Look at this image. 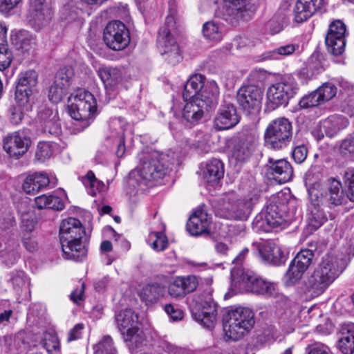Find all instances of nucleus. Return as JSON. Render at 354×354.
<instances>
[{
  "label": "nucleus",
  "instance_id": "1",
  "mask_svg": "<svg viewBox=\"0 0 354 354\" xmlns=\"http://www.w3.org/2000/svg\"><path fill=\"white\" fill-rule=\"evenodd\" d=\"M321 168L312 166L305 175V184L308 187L309 200L314 205H319L324 199L330 205L338 206L346 201L341 182L334 178L328 179L324 186L319 183Z\"/></svg>",
  "mask_w": 354,
  "mask_h": 354
},
{
  "label": "nucleus",
  "instance_id": "2",
  "mask_svg": "<svg viewBox=\"0 0 354 354\" xmlns=\"http://www.w3.org/2000/svg\"><path fill=\"white\" fill-rule=\"evenodd\" d=\"M84 229L81 222L73 217L62 220L59 225V240L64 258L82 261L87 250L82 241Z\"/></svg>",
  "mask_w": 354,
  "mask_h": 354
},
{
  "label": "nucleus",
  "instance_id": "3",
  "mask_svg": "<svg viewBox=\"0 0 354 354\" xmlns=\"http://www.w3.org/2000/svg\"><path fill=\"white\" fill-rule=\"evenodd\" d=\"M340 259L332 254L324 256L308 279L307 289L313 296L322 294L343 271Z\"/></svg>",
  "mask_w": 354,
  "mask_h": 354
},
{
  "label": "nucleus",
  "instance_id": "4",
  "mask_svg": "<svg viewBox=\"0 0 354 354\" xmlns=\"http://www.w3.org/2000/svg\"><path fill=\"white\" fill-rule=\"evenodd\" d=\"M283 198V193H278L272 198L266 209L254 218L253 229L268 232L283 223H289L292 221L293 216L285 213L286 205L281 201Z\"/></svg>",
  "mask_w": 354,
  "mask_h": 354
},
{
  "label": "nucleus",
  "instance_id": "5",
  "mask_svg": "<svg viewBox=\"0 0 354 354\" xmlns=\"http://www.w3.org/2000/svg\"><path fill=\"white\" fill-rule=\"evenodd\" d=\"M231 277L232 285L240 290L267 297H275L278 293L275 283L258 277L251 270L233 268Z\"/></svg>",
  "mask_w": 354,
  "mask_h": 354
},
{
  "label": "nucleus",
  "instance_id": "6",
  "mask_svg": "<svg viewBox=\"0 0 354 354\" xmlns=\"http://www.w3.org/2000/svg\"><path fill=\"white\" fill-rule=\"evenodd\" d=\"M68 109L73 119L82 121L84 126H88L97 115V100L90 91L78 88L68 97Z\"/></svg>",
  "mask_w": 354,
  "mask_h": 354
},
{
  "label": "nucleus",
  "instance_id": "7",
  "mask_svg": "<svg viewBox=\"0 0 354 354\" xmlns=\"http://www.w3.org/2000/svg\"><path fill=\"white\" fill-rule=\"evenodd\" d=\"M254 313L249 308L237 307L230 310L224 318L223 330L234 341L243 337L254 324Z\"/></svg>",
  "mask_w": 354,
  "mask_h": 354
},
{
  "label": "nucleus",
  "instance_id": "8",
  "mask_svg": "<svg viewBox=\"0 0 354 354\" xmlns=\"http://www.w3.org/2000/svg\"><path fill=\"white\" fill-rule=\"evenodd\" d=\"M142 156V162L129 174V185L144 189L151 183L162 178L165 171L158 160L151 158L147 154Z\"/></svg>",
  "mask_w": 354,
  "mask_h": 354
},
{
  "label": "nucleus",
  "instance_id": "9",
  "mask_svg": "<svg viewBox=\"0 0 354 354\" xmlns=\"http://www.w3.org/2000/svg\"><path fill=\"white\" fill-rule=\"evenodd\" d=\"M176 28V18L174 13L169 15L165 24L161 27L157 39L158 48L162 55H166L168 61L175 64L181 59L178 45L173 32Z\"/></svg>",
  "mask_w": 354,
  "mask_h": 354
},
{
  "label": "nucleus",
  "instance_id": "10",
  "mask_svg": "<svg viewBox=\"0 0 354 354\" xmlns=\"http://www.w3.org/2000/svg\"><path fill=\"white\" fill-rule=\"evenodd\" d=\"M299 91V86L292 76L283 77L279 82L272 84L267 89L266 97L269 105L274 109L286 106Z\"/></svg>",
  "mask_w": 354,
  "mask_h": 354
},
{
  "label": "nucleus",
  "instance_id": "11",
  "mask_svg": "<svg viewBox=\"0 0 354 354\" xmlns=\"http://www.w3.org/2000/svg\"><path fill=\"white\" fill-rule=\"evenodd\" d=\"M292 127L288 119L281 117L272 120L267 127L264 140L266 145L274 149L286 147L290 142Z\"/></svg>",
  "mask_w": 354,
  "mask_h": 354
},
{
  "label": "nucleus",
  "instance_id": "12",
  "mask_svg": "<svg viewBox=\"0 0 354 354\" xmlns=\"http://www.w3.org/2000/svg\"><path fill=\"white\" fill-rule=\"evenodd\" d=\"M103 39L106 45L113 50L124 49L130 42L129 31L120 21L109 22L104 30Z\"/></svg>",
  "mask_w": 354,
  "mask_h": 354
},
{
  "label": "nucleus",
  "instance_id": "13",
  "mask_svg": "<svg viewBox=\"0 0 354 354\" xmlns=\"http://www.w3.org/2000/svg\"><path fill=\"white\" fill-rule=\"evenodd\" d=\"M314 254L310 250H301L291 261L284 276L286 286H292L302 277L312 263Z\"/></svg>",
  "mask_w": 354,
  "mask_h": 354
},
{
  "label": "nucleus",
  "instance_id": "14",
  "mask_svg": "<svg viewBox=\"0 0 354 354\" xmlns=\"http://www.w3.org/2000/svg\"><path fill=\"white\" fill-rule=\"evenodd\" d=\"M192 312L195 320L204 327L214 328L217 320V306L210 297L196 301L192 306Z\"/></svg>",
  "mask_w": 354,
  "mask_h": 354
},
{
  "label": "nucleus",
  "instance_id": "15",
  "mask_svg": "<svg viewBox=\"0 0 354 354\" xmlns=\"http://www.w3.org/2000/svg\"><path fill=\"white\" fill-rule=\"evenodd\" d=\"M346 28L339 19L334 20L329 25L325 39L328 51L334 55H341L345 49Z\"/></svg>",
  "mask_w": 354,
  "mask_h": 354
},
{
  "label": "nucleus",
  "instance_id": "16",
  "mask_svg": "<svg viewBox=\"0 0 354 354\" xmlns=\"http://www.w3.org/2000/svg\"><path fill=\"white\" fill-rule=\"evenodd\" d=\"M348 124V121L345 117L338 115H331L321 121L314 128L312 134L318 141L324 136L333 138L345 129Z\"/></svg>",
  "mask_w": 354,
  "mask_h": 354
},
{
  "label": "nucleus",
  "instance_id": "17",
  "mask_svg": "<svg viewBox=\"0 0 354 354\" xmlns=\"http://www.w3.org/2000/svg\"><path fill=\"white\" fill-rule=\"evenodd\" d=\"M138 315L131 309L121 310L115 315L117 327L126 342L137 341Z\"/></svg>",
  "mask_w": 354,
  "mask_h": 354
},
{
  "label": "nucleus",
  "instance_id": "18",
  "mask_svg": "<svg viewBox=\"0 0 354 354\" xmlns=\"http://www.w3.org/2000/svg\"><path fill=\"white\" fill-rule=\"evenodd\" d=\"M257 145V138L254 134L243 135L235 140L230 156V161L235 164L247 161Z\"/></svg>",
  "mask_w": 354,
  "mask_h": 354
},
{
  "label": "nucleus",
  "instance_id": "19",
  "mask_svg": "<svg viewBox=\"0 0 354 354\" xmlns=\"http://www.w3.org/2000/svg\"><path fill=\"white\" fill-rule=\"evenodd\" d=\"M52 18V12L46 1H30L27 19L30 25L36 30L47 26Z\"/></svg>",
  "mask_w": 354,
  "mask_h": 354
},
{
  "label": "nucleus",
  "instance_id": "20",
  "mask_svg": "<svg viewBox=\"0 0 354 354\" xmlns=\"http://www.w3.org/2000/svg\"><path fill=\"white\" fill-rule=\"evenodd\" d=\"M31 140L24 133L15 131L8 136L3 142V149L9 156L15 159L23 156L29 149Z\"/></svg>",
  "mask_w": 354,
  "mask_h": 354
},
{
  "label": "nucleus",
  "instance_id": "21",
  "mask_svg": "<svg viewBox=\"0 0 354 354\" xmlns=\"http://www.w3.org/2000/svg\"><path fill=\"white\" fill-rule=\"evenodd\" d=\"M237 102L245 110L258 109L262 100V92L254 85L240 88L237 93Z\"/></svg>",
  "mask_w": 354,
  "mask_h": 354
},
{
  "label": "nucleus",
  "instance_id": "22",
  "mask_svg": "<svg viewBox=\"0 0 354 354\" xmlns=\"http://www.w3.org/2000/svg\"><path fill=\"white\" fill-rule=\"evenodd\" d=\"M39 118L41 133L55 137L62 133V126L57 110L45 109L39 113Z\"/></svg>",
  "mask_w": 354,
  "mask_h": 354
},
{
  "label": "nucleus",
  "instance_id": "23",
  "mask_svg": "<svg viewBox=\"0 0 354 354\" xmlns=\"http://www.w3.org/2000/svg\"><path fill=\"white\" fill-rule=\"evenodd\" d=\"M56 183L55 177L49 176L45 172H35L26 176L23 183V189L28 194H35L49 185H55Z\"/></svg>",
  "mask_w": 354,
  "mask_h": 354
},
{
  "label": "nucleus",
  "instance_id": "24",
  "mask_svg": "<svg viewBox=\"0 0 354 354\" xmlns=\"http://www.w3.org/2000/svg\"><path fill=\"white\" fill-rule=\"evenodd\" d=\"M324 0H297L293 10L294 20L303 23L324 6Z\"/></svg>",
  "mask_w": 354,
  "mask_h": 354
},
{
  "label": "nucleus",
  "instance_id": "25",
  "mask_svg": "<svg viewBox=\"0 0 354 354\" xmlns=\"http://www.w3.org/2000/svg\"><path fill=\"white\" fill-rule=\"evenodd\" d=\"M239 119L236 107L232 104H225L218 111L214 120V126L218 130L229 129L236 125Z\"/></svg>",
  "mask_w": 354,
  "mask_h": 354
},
{
  "label": "nucleus",
  "instance_id": "26",
  "mask_svg": "<svg viewBox=\"0 0 354 354\" xmlns=\"http://www.w3.org/2000/svg\"><path fill=\"white\" fill-rule=\"evenodd\" d=\"M259 253L266 263L279 266L283 263L286 257L281 248L272 241H268L258 246Z\"/></svg>",
  "mask_w": 354,
  "mask_h": 354
},
{
  "label": "nucleus",
  "instance_id": "27",
  "mask_svg": "<svg viewBox=\"0 0 354 354\" xmlns=\"http://www.w3.org/2000/svg\"><path fill=\"white\" fill-rule=\"evenodd\" d=\"M268 173L280 184L289 181L293 174L290 164L285 159H268Z\"/></svg>",
  "mask_w": 354,
  "mask_h": 354
},
{
  "label": "nucleus",
  "instance_id": "28",
  "mask_svg": "<svg viewBox=\"0 0 354 354\" xmlns=\"http://www.w3.org/2000/svg\"><path fill=\"white\" fill-rule=\"evenodd\" d=\"M211 218L203 209H196L187 223V231L193 236H198L207 232Z\"/></svg>",
  "mask_w": 354,
  "mask_h": 354
},
{
  "label": "nucleus",
  "instance_id": "29",
  "mask_svg": "<svg viewBox=\"0 0 354 354\" xmlns=\"http://www.w3.org/2000/svg\"><path fill=\"white\" fill-rule=\"evenodd\" d=\"M248 10V0H223V12L225 20L244 19Z\"/></svg>",
  "mask_w": 354,
  "mask_h": 354
},
{
  "label": "nucleus",
  "instance_id": "30",
  "mask_svg": "<svg viewBox=\"0 0 354 354\" xmlns=\"http://www.w3.org/2000/svg\"><path fill=\"white\" fill-rule=\"evenodd\" d=\"M188 100L183 111V118L187 123L194 125L209 109L205 106V104L199 102L195 97H189Z\"/></svg>",
  "mask_w": 354,
  "mask_h": 354
},
{
  "label": "nucleus",
  "instance_id": "31",
  "mask_svg": "<svg viewBox=\"0 0 354 354\" xmlns=\"http://www.w3.org/2000/svg\"><path fill=\"white\" fill-rule=\"evenodd\" d=\"M12 42L21 54L30 55L35 50L36 39L35 35L28 31L21 30L12 35Z\"/></svg>",
  "mask_w": 354,
  "mask_h": 354
},
{
  "label": "nucleus",
  "instance_id": "32",
  "mask_svg": "<svg viewBox=\"0 0 354 354\" xmlns=\"http://www.w3.org/2000/svg\"><path fill=\"white\" fill-rule=\"evenodd\" d=\"M97 74L108 93L117 90L121 84L122 73L116 68L102 66L97 70Z\"/></svg>",
  "mask_w": 354,
  "mask_h": 354
},
{
  "label": "nucleus",
  "instance_id": "33",
  "mask_svg": "<svg viewBox=\"0 0 354 354\" xmlns=\"http://www.w3.org/2000/svg\"><path fill=\"white\" fill-rule=\"evenodd\" d=\"M219 88L214 80L206 81L203 88L194 97L201 103L205 104L207 109L214 108L218 102Z\"/></svg>",
  "mask_w": 354,
  "mask_h": 354
},
{
  "label": "nucleus",
  "instance_id": "34",
  "mask_svg": "<svg viewBox=\"0 0 354 354\" xmlns=\"http://www.w3.org/2000/svg\"><path fill=\"white\" fill-rule=\"evenodd\" d=\"M337 348L343 354L354 353V324L342 325L337 342Z\"/></svg>",
  "mask_w": 354,
  "mask_h": 354
},
{
  "label": "nucleus",
  "instance_id": "35",
  "mask_svg": "<svg viewBox=\"0 0 354 354\" xmlns=\"http://www.w3.org/2000/svg\"><path fill=\"white\" fill-rule=\"evenodd\" d=\"M223 175V164L218 159H213L207 162L203 169L204 180L211 185L217 183Z\"/></svg>",
  "mask_w": 354,
  "mask_h": 354
},
{
  "label": "nucleus",
  "instance_id": "36",
  "mask_svg": "<svg viewBox=\"0 0 354 354\" xmlns=\"http://www.w3.org/2000/svg\"><path fill=\"white\" fill-rule=\"evenodd\" d=\"M254 202L252 198L238 199L234 202L231 213H227L228 219L245 220L250 215Z\"/></svg>",
  "mask_w": 354,
  "mask_h": 354
},
{
  "label": "nucleus",
  "instance_id": "37",
  "mask_svg": "<svg viewBox=\"0 0 354 354\" xmlns=\"http://www.w3.org/2000/svg\"><path fill=\"white\" fill-rule=\"evenodd\" d=\"M19 243L15 239H10L0 244V255L8 265H12L18 258Z\"/></svg>",
  "mask_w": 354,
  "mask_h": 354
},
{
  "label": "nucleus",
  "instance_id": "38",
  "mask_svg": "<svg viewBox=\"0 0 354 354\" xmlns=\"http://www.w3.org/2000/svg\"><path fill=\"white\" fill-rule=\"evenodd\" d=\"M205 77L201 74L192 75L184 87L183 98L188 101V98L195 97L205 85Z\"/></svg>",
  "mask_w": 354,
  "mask_h": 354
},
{
  "label": "nucleus",
  "instance_id": "39",
  "mask_svg": "<svg viewBox=\"0 0 354 354\" xmlns=\"http://www.w3.org/2000/svg\"><path fill=\"white\" fill-rule=\"evenodd\" d=\"M110 126L111 128L117 131L116 133L118 134L120 140L118 149L116 151V155L118 157H122L125 152L124 133L127 129L130 128V124H129L123 118H119L112 120Z\"/></svg>",
  "mask_w": 354,
  "mask_h": 354
},
{
  "label": "nucleus",
  "instance_id": "40",
  "mask_svg": "<svg viewBox=\"0 0 354 354\" xmlns=\"http://www.w3.org/2000/svg\"><path fill=\"white\" fill-rule=\"evenodd\" d=\"M35 206L38 209H53L62 210L64 205L59 197L55 195L43 194L35 198Z\"/></svg>",
  "mask_w": 354,
  "mask_h": 354
},
{
  "label": "nucleus",
  "instance_id": "41",
  "mask_svg": "<svg viewBox=\"0 0 354 354\" xmlns=\"http://www.w3.org/2000/svg\"><path fill=\"white\" fill-rule=\"evenodd\" d=\"M81 180L91 196H94L104 189V183L98 180L92 171H88L81 178Z\"/></svg>",
  "mask_w": 354,
  "mask_h": 354
},
{
  "label": "nucleus",
  "instance_id": "42",
  "mask_svg": "<svg viewBox=\"0 0 354 354\" xmlns=\"http://www.w3.org/2000/svg\"><path fill=\"white\" fill-rule=\"evenodd\" d=\"M164 229L165 226L160 231H151L147 238V243L156 252L163 251L168 247V239Z\"/></svg>",
  "mask_w": 354,
  "mask_h": 354
},
{
  "label": "nucleus",
  "instance_id": "43",
  "mask_svg": "<svg viewBox=\"0 0 354 354\" xmlns=\"http://www.w3.org/2000/svg\"><path fill=\"white\" fill-rule=\"evenodd\" d=\"M236 201V196L234 193L225 195L221 198L216 207V214L221 218H227V213H231L234 208V202Z\"/></svg>",
  "mask_w": 354,
  "mask_h": 354
},
{
  "label": "nucleus",
  "instance_id": "44",
  "mask_svg": "<svg viewBox=\"0 0 354 354\" xmlns=\"http://www.w3.org/2000/svg\"><path fill=\"white\" fill-rule=\"evenodd\" d=\"M299 49V45L295 44H286L281 45L266 54V59H281L283 57L292 55Z\"/></svg>",
  "mask_w": 354,
  "mask_h": 354
},
{
  "label": "nucleus",
  "instance_id": "45",
  "mask_svg": "<svg viewBox=\"0 0 354 354\" xmlns=\"http://www.w3.org/2000/svg\"><path fill=\"white\" fill-rule=\"evenodd\" d=\"M41 344L48 354L61 353L60 342L55 333H44Z\"/></svg>",
  "mask_w": 354,
  "mask_h": 354
},
{
  "label": "nucleus",
  "instance_id": "46",
  "mask_svg": "<svg viewBox=\"0 0 354 354\" xmlns=\"http://www.w3.org/2000/svg\"><path fill=\"white\" fill-rule=\"evenodd\" d=\"M324 203L330 204L325 199H324L322 202L319 205H315L311 203V204L314 206V208L311 210V214L308 217V225L314 230L319 228L327 220V217L323 210L318 207Z\"/></svg>",
  "mask_w": 354,
  "mask_h": 354
},
{
  "label": "nucleus",
  "instance_id": "47",
  "mask_svg": "<svg viewBox=\"0 0 354 354\" xmlns=\"http://www.w3.org/2000/svg\"><path fill=\"white\" fill-rule=\"evenodd\" d=\"M204 37L213 42H218L223 38V32L218 25L214 21H207L203 27Z\"/></svg>",
  "mask_w": 354,
  "mask_h": 354
},
{
  "label": "nucleus",
  "instance_id": "48",
  "mask_svg": "<svg viewBox=\"0 0 354 354\" xmlns=\"http://www.w3.org/2000/svg\"><path fill=\"white\" fill-rule=\"evenodd\" d=\"M94 354H118L113 339L109 335L104 336L93 346Z\"/></svg>",
  "mask_w": 354,
  "mask_h": 354
},
{
  "label": "nucleus",
  "instance_id": "49",
  "mask_svg": "<svg viewBox=\"0 0 354 354\" xmlns=\"http://www.w3.org/2000/svg\"><path fill=\"white\" fill-rule=\"evenodd\" d=\"M162 293L161 288L158 285H147L140 292L141 299L147 304H152L158 301Z\"/></svg>",
  "mask_w": 354,
  "mask_h": 354
},
{
  "label": "nucleus",
  "instance_id": "50",
  "mask_svg": "<svg viewBox=\"0 0 354 354\" xmlns=\"http://www.w3.org/2000/svg\"><path fill=\"white\" fill-rule=\"evenodd\" d=\"M55 147V145L52 142H39L35 151L36 159L41 162L48 160L53 156Z\"/></svg>",
  "mask_w": 354,
  "mask_h": 354
},
{
  "label": "nucleus",
  "instance_id": "51",
  "mask_svg": "<svg viewBox=\"0 0 354 354\" xmlns=\"http://www.w3.org/2000/svg\"><path fill=\"white\" fill-rule=\"evenodd\" d=\"M68 88V86L64 84L57 82L55 79L49 89L48 98L50 101L55 104L59 102L65 95Z\"/></svg>",
  "mask_w": 354,
  "mask_h": 354
},
{
  "label": "nucleus",
  "instance_id": "52",
  "mask_svg": "<svg viewBox=\"0 0 354 354\" xmlns=\"http://www.w3.org/2000/svg\"><path fill=\"white\" fill-rule=\"evenodd\" d=\"M37 74L35 71H27L21 73L17 86L31 88L37 84Z\"/></svg>",
  "mask_w": 354,
  "mask_h": 354
},
{
  "label": "nucleus",
  "instance_id": "53",
  "mask_svg": "<svg viewBox=\"0 0 354 354\" xmlns=\"http://www.w3.org/2000/svg\"><path fill=\"white\" fill-rule=\"evenodd\" d=\"M316 90L322 103L331 100L337 93V86L332 82H325Z\"/></svg>",
  "mask_w": 354,
  "mask_h": 354
},
{
  "label": "nucleus",
  "instance_id": "54",
  "mask_svg": "<svg viewBox=\"0 0 354 354\" xmlns=\"http://www.w3.org/2000/svg\"><path fill=\"white\" fill-rule=\"evenodd\" d=\"M178 278L186 295L194 292L198 286V279L195 275L180 276Z\"/></svg>",
  "mask_w": 354,
  "mask_h": 354
},
{
  "label": "nucleus",
  "instance_id": "55",
  "mask_svg": "<svg viewBox=\"0 0 354 354\" xmlns=\"http://www.w3.org/2000/svg\"><path fill=\"white\" fill-rule=\"evenodd\" d=\"M319 97L320 95H319L317 90H315V91L303 97L300 100L299 104L301 108L304 109L318 106L322 103Z\"/></svg>",
  "mask_w": 354,
  "mask_h": 354
},
{
  "label": "nucleus",
  "instance_id": "56",
  "mask_svg": "<svg viewBox=\"0 0 354 354\" xmlns=\"http://www.w3.org/2000/svg\"><path fill=\"white\" fill-rule=\"evenodd\" d=\"M344 178L346 186V197L354 202V168L348 169L344 173Z\"/></svg>",
  "mask_w": 354,
  "mask_h": 354
},
{
  "label": "nucleus",
  "instance_id": "57",
  "mask_svg": "<svg viewBox=\"0 0 354 354\" xmlns=\"http://www.w3.org/2000/svg\"><path fill=\"white\" fill-rule=\"evenodd\" d=\"M74 75V71L71 66H64L61 68L57 73L55 79L57 82L64 84L67 86H69L71 79Z\"/></svg>",
  "mask_w": 354,
  "mask_h": 354
},
{
  "label": "nucleus",
  "instance_id": "58",
  "mask_svg": "<svg viewBox=\"0 0 354 354\" xmlns=\"http://www.w3.org/2000/svg\"><path fill=\"white\" fill-rule=\"evenodd\" d=\"M168 293L171 297L175 299L183 298L186 295L178 277H176L169 285Z\"/></svg>",
  "mask_w": 354,
  "mask_h": 354
},
{
  "label": "nucleus",
  "instance_id": "59",
  "mask_svg": "<svg viewBox=\"0 0 354 354\" xmlns=\"http://www.w3.org/2000/svg\"><path fill=\"white\" fill-rule=\"evenodd\" d=\"M10 281L14 288L17 290H19L27 286V278L22 271H17L13 273Z\"/></svg>",
  "mask_w": 354,
  "mask_h": 354
},
{
  "label": "nucleus",
  "instance_id": "60",
  "mask_svg": "<svg viewBox=\"0 0 354 354\" xmlns=\"http://www.w3.org/2000/svg\"><path fill=\"white\" fill-rule=\"evenodd\" d=\"M30 93L31 89L17 86L15 99L18 103L17 105L24 106L28 102Z\"/></svg>",
  "mask_w": 354,
  "mask_h": 354
},
{
  "label": "nucleus",
  "instance_id": "61",
  "mask_svg": "<svg viewBox=\"0 0 354 354\" xmlns=\"http://www.w3.org/2000/svg\"><path fill=\"white\" fill-rule=\"evenodd\" d=\"M306 351L308 354H333L326 345L319 342L309 345Z\"/></svg>",
  "mask_w": 354,
  "mask_h": 354
},
{
  "label": "nucleus",
  "instance_id": "62",
  "mask_svg": "<svg viewBox=\"0 0 354 354\" xmlns=\"http://www.w3.org/2000/svg\"><path fill=\"white\" fill-rule=\"evenodd\" d=\"M22 226L26 232H32L36 225L37 221L33 214L26 213L21 215Z\"/></svg>",
  "mask_w": 354,
  "mask_h": 354
},
{
  "label": "nucleus",
  "instance_id": "63",
  "mask_svg": "<svg viewBox=\"0 0 354 354\" xmlns=\"http://www.w3.org/2000/svg\"><path fill=\"white\" fill-rule=\"evenodd\" d=\"M165 310L169 317L174 321L181 320L183 317V312L178 308H175L171 304H167Z\"/></svg>",
  "mask_w": 354,
  "mask_h": 354
},
{
  "label": "nucleus",
  "instance_id": "64",
  "mask_svg": "<svg viewBox=\"0 0 354 354\" xmlns=\"http://www.w3.org/2000/svg\"><path fill=\"white\" fill-rule=\"evenodd\" d=\"M340 151L344 155L354 153V138L348 137L340 145Z\"/></svg>",
  "mask_w": 354,
  "mask_h": 354
}]
</instances>
